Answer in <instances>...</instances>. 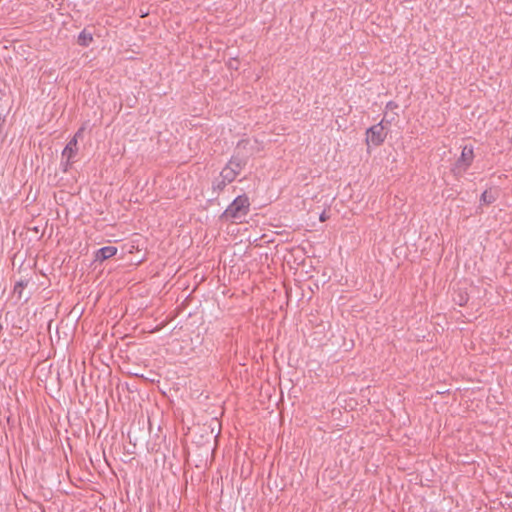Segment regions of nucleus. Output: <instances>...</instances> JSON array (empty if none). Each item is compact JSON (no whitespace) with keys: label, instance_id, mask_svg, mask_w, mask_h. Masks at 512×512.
<instances>
[{"label":"nucleus","instance_id":"obj_1","mask_svg":"<svg viewBox=\"0 0 512 512\" xmlns=\"http://www.w3.org/2000/svg\"><path fill=\"white\" fill-rule=\"evenodd\" d=\"M250 202L246 195H240L226 208L221 218L241 222L249 213Z\"/></svg>","mask_w":512,"mask_h":512},{"label":"nucleus","instance_id":"obj_2","mask_svg":"<svg viewBox=\"0 0 512 512\" xmlns=\"http://www.w3.org/2000/svg\"><path fill=\"white\" fill-rule=\"evenodd\" d=\"M388 116V112H386L382 121L367 130L366 142L368 145L379 146L384 142L387 136L388 125L395 119L394 116L387 119Z\"/></svg>","mask_w":512,"mask_h":512},{"label":"nucleus","instance_id":"obj_3","mask_svg":"<svg viewBox=\"0 0 512 512\" xmlns=\"http://www.w3.org/2000/svg\"><path fill=\"white\" fill-rule=\"evenodd\" d=\"M474 159L473 148L464 146L460 158L455 163L453 172L455 175H462L470 167Z\"/></svg>","mask_w":512,"mask_h":512},{"label":"nucleus","instance_id":"obj_4","mask_svg":"<svg viewBox=\"0 0 512 512\" xmlns=\"http://www.w3.org/2000/svg\"><path fill=\"white\" fill-rule=\"evenodd\" d=\"M82 132L83 129H79L78 132L74 135V137L67 143L66 147L62 152V158L66 159L64 171L67 170L70 161L77 153V138L82 134Z\"/></svg>","mask_w":512,"mask_h":512},{"label":"nucleus","instance_id":"obj_5","mask_svg":"<svg viewBox=\"0 0 512 512\" xmlns=\"http://www.w3.org/2000/svg\"><path fill=\"white\" fill-rule=\"evenodd\" d=\"M246 165V159L239 156H234L231 158V160L228 162L226 167L233 169L234 172H236V175L238 176L244 166Z\"/></svg>","mask_w":512,"mask_h":512},{"label":"nucleus","instance_id":"obj_6","mask_svg":"<svg viewBox=\"0 0 512 512\" xmlns=\"http://www.w3.org/2000/svg\"><path fill=\"white\" fill-rule=\"evenodd\" d=\"M117 253V248L114 247V246H105V247H102L100 248L97 253H96V259L97 260H106V259H109L111 257H113L114 255H116Z\"/></svg>","mask_w":512,"mask_h":512},{"label":"nucleus","instance_id":"obj_7","mask_svg":"<svg viewBox=\"0 0 512 512\" xmlns=\"http://www.w3.org/2000/svg\"><path fill=\"white\" fill-rule=\"evenodd\" d=\"M237 177L236 172H234L233 169H230L228 167H224L220 173V178L225 180L228 183H231L234 181V179Z\"/></svg>","mask_w":512,"mask_h":512},{"label":"nucleus","instance_id":"obj_8","mask_svg":"<svg viewBox=\"0 0 512 512\" xmlns=\"http://www.w3.org/2000/svg\"><path fill=\"white\" fill-rule=\"evenodd\" d=\"M93 40V37L90 33L86 31H82L78 36V44L81 46H88Z\"/></svg>","mask_w":512,"mask_h":512},{"label":"nucleus","instance_id":"obj_9","mask_svg":"<svg viewBox=\"0 0 512 512\" xmlns=\"http://www.w3.org/2000/svg\"><path fill=\"white\" fill-rule=\"evenodd\" d=\"M496 200V195L492 190H486L481 195V201L485 204H491Z\"/></svg>","mask_w":512,"mask_h":512},{"label":"nucleus","instance_id":"obj_10","mask_svg":"<svg viewBox=\"0 0 512 512\" xmlns=\"http://www.w3.org/2000/svg\"><path fill=\"white\" fill-rule=\"evenodd\" d=\"M227 184H229V183L226 182L225 180H223L222 178H220V180H216L213 183V189L221 191L226 187Z\"/></svg>","mask_w":512,"mask_h":512},{"label":"nucleus","instance_id":"obj_11","mask_svg":"<svg viewBox=\"0 0 512 512\" xmlns=\"http://www.w3.org/2000/svg\"><path fill=\"white\" fill-rule=\"evenodd\" d=\"M398 108V105L392 101L388 102L387 105H386V109L387 110H394V109H397Z\"/></svg>","mask_w":512,"mask_h":512},{"label":"nucleus","instance_id":"obj_12","mask_svg":"<svg viewBox=\"0 0 512 512\" xmlns=\"http://www.w3.org/2000/svg\"><path fill=\"white\" fill-rule=\"evenodd\" d=\"M468 301V298L466 296L460 295V299L457 301V303L462 306Z\"/></svg>","mask_w":512,"mask_h":512},{"label":"nucleus","instance_id":"obj_13","mask_svg":"<svg viewBox=\"0 0 512 512\" xmlns=\"http://www.w3.org/2000/svg\"><path fill=\"white\" fill-rule=\"evenodd\" d=\"M248 144H249V142H248V141H241V142H239V144H238V146H237V149H238V150H240V149H242V148H243V149H245V148H246V146H247Z\"/></svg>","mask_w":512,"mask_h":512},{"label":"nucleus","instance_id":"obj_14","mask_svg":"<svg viewBox=\"0 0 512 512\" xmlns=\"http://www.w3.org/2000/svg\"><path fill=\"white\" fill-rule=\"evenodd\" d=\"M23 288V282H18L15 287H14V292H19L21 293V290Z\"/></svg>","mask_w":512,"mask_h":512},{"label":"nucleus","instance_id":"obj_15","mask_svg":"<svg viewBox=\"0 0 512 512\" xmlns=\"http://www.w3.org/2000/svg\"><path fill=\"white\" fill-rule=\"evenodd\" d=\"M320 220H321L322 222H324V221L326 220V215H325V213H322V214L320 215Z\"/></svg>","mask_w":512,"mask_h":512}]
</instances>
